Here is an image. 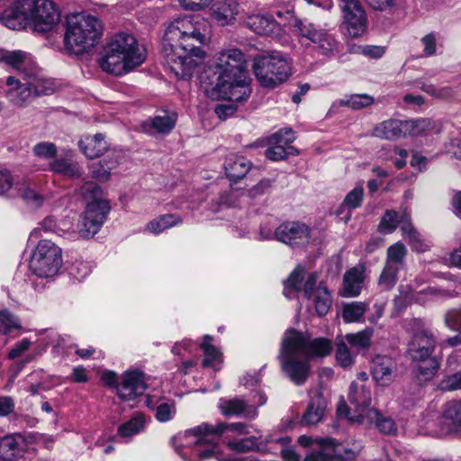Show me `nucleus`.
Here are the masks:
<instances>
[{
    "label": "nucleus",
    "instance_id": "1",
    "mask_svg": "<svg viewBox=\"0 0 461 461\" xmlns=\"http://www.w3.org/2000/svg\"><path fill=\"white\" fill-rule=\"evenodd\" d=\"M200 18L188 15L176 19L167 29L163 39L166 62L181 79L190 77L203 60L205 35L201 32Z\"/></svg>",
    "mask_w": 461,
    "mask_h": 461
},
{
    "label": "nucleus",
    "instance_id": "2",
    "mask_svg": "<svg viewBox=\"0 0 461 461\" xmlns=\"http://www.w3.org/2000/svg\"><path fill=\"white\" fill-rule=\"evenodd\" d=\"M146 59V50L136 38L125 32L115 34L99 59L100 68L110 74L121 76L140 66Z\"/></svg>",
    "mask_w": 461,
    "mask_h": 461
},
{
    "label": "nucleus",
    "instance_id": "3",
    "mask_svg": "<svg viewBox=\"0 0 461 461\" xmlns=\"http://www.w3.org/2000/svg\"><path fill=\"white\" fill-rule=\"evenodd\" d=\"M103 35V24L94 15L81 13L67 17L64 44L73 54L80 55L96 46Z\"/></svg>",
    "mask_w": 461,
    "mask_h": 461
},
{
    "label": "nucleus",
    "instance_id": "4",
    "mask_svg": "<svg viewBox=\"0 0 461 461\" xmlns=\"http://www.w3.org/2000/svg\"><path fill=\"white\" fill-rule=\"evenodd\" d=\"M408 330L411 334L408 354L413 361L429 360L427 365L419 366V372L425 379H429L439 367V362L436 357L429 358L435 349L437 339L421 319H411L408 322Z\"/></svg>",
    "mask_w": 461,
    "mask_h": 461
},
{
    "label": "nucleus",
    "instance_id": "5",
    "mask_svg": "<svg viewBox=\"0 0 461 461\" xmlns=\"http://www.w3.org/2000/svg\"><path fill=\"white\" fill-rule=\"evenodd\" d=\"M80 194L86 201V206L78 223V233L84 239H90L98 232L104 222L110 206L103 198L100 186L92 181L82 185Z\"/></svg>",
    "mask_w": 461,
    "mask_h": 461
},
{
    "label": "nucleus",
    "instance_id": "6",
    "mask_svg": "<svg viewBox=\"0 0 461 461\" xmlns=\"http://www.w3.org/2000/svg\"><path fill=\"white\" fill-rule=\"evenodd\" d=\"M252 68L259 85L269 89L283 84L292 75L290 62L276 50L256 55Z\"/></svg>",
    "mask_w": 461,
    "mask_h": 461
},
{
    "label": "nucleus",
    "instance_id": "7",
    "mask_svg": "<svg viewBox=\"0 0 461 461\" xmlns=\"http://www.w3.org/2000/svg\"><path fill=\"white\" fill-rule=\"evenodd\" d=\"M226 431H231L237 435L247 434L248 425L243 422H219L215 426L208 423H202L194 428L185 431V437H195L196 440L194 445L199 447L201 445H208L209 447L204 450H199L198 456L201 459L212 457L216 454L218 440Z\"/></svg>",
    "mask_w": 461,
    "mask_h": 461
},
{
    "label": "nucleus",
    "instance_id": "8",
    "mask_svg": "<svg viewBox=\"0 0 461 461\" xmlns=\"http://www.w3.org/2000/svg\"><path fill=\"white\" fill-rule=\"evenodd\" d=\"M5 95L15 106H25L34 96L47 95L41 80L34 75L19 73V77L9 76L5 79Z\"/></svg>",
    "mask_w": 461,
    "mask_h": 461
},
{
    "label": "nucleus",
    "instance_id": "9",
    "mask_svg": "<svg viewBox=\"0 0 461 461\" xmlns=\"http://www.w3.org/2000/svg\"><path fill=\"white\" fill-rule=\"evenodd\" d=\"M281 366L296 385L303 384L311 374L310 360L284 335L279 352Z\"/></svg>",
    "mask_w": 461,
    "mask_h": 461
},
{
    "label": "nucleus",
    "instance_id": "10",
    "mask_svg": "<svg viewBox=\"0 0 461 461\" xmlns=\"http://www.w3.org/2000/svg\"><path fill=\"white\" fill-rule=\"evenodd\" d=\"M62 251L50 240H41L34 251L30 267L40 277H50L58 274L62 266Z\"/></svg>",
    "mask_w": 461,
    "mask_h": 461
},
{
    "label": "nucleus",
    "instance_id": "11",
    "mask_svg": "<svg viewBox=\"0 0 461 461\" xmlns=\"http://www.w3.org/2000/svg\"><path fill=\"white\" fill-rule=\"evenodd\" d=\"M205 95L212 100L225 99L231 102H243L251 95V87L246 75L224 78L215 83L203 82Z\"/></svg>",
    "mask_w": 461,
    "mask_h": 461
},
{
    "label": "nucleus",
    "instance_id": "12",
    "mask_svg": "<svg viewBox=\"0 0 461 461\" xmlns=\"http://www.w3.org/2000/svg\"><path fill=\"white\" fill-rule=\"evenodd\" d=\"M22 7L28 12L30 27L38 32L51 31L60 20L59 10L51 0H26Z\"/></svg>",
    "mask_w": 461,
    "mask_h": 461
},
{
    "label": "nucleus",
    "instance_id": "13",
    "mask_svg": "<svg viewBox=\"0 0 461 461\" xmlns=\"http://www.w3.org/2000/svg\"><path fill=\"white\" fill-rule=\"evenodd\" d=\"M285 336L302 352V356L309 360L314 357H325L332 351V343L326 338L311 339L294 329L286 330Z\"/></svg>",
    "mask_w": 461,
    "mask_h": 461
},
{
    "label": "nucleus",
    "instance_id": "14",
    "mask_svg": "<svg viewBox=\"0 0 461 461\" xmlns=\"http://www.w3.org/2000/svg\"><path fill=\"white\" fill-rule=\"evenodd\" d=\"M246 59L238 49L221 51L213 66L212 72L216 81L245 75Z\"/></svg>",
    "mask_w": 461,
    "mask_h": 461
},
{
    "label": "nucleus",
    "instance_id": "15",
    "mask_svg": "<svg viewBox=\"0 0 461 461\" xmlns=\"http://www.w3.org/2000/svg\"><path fill=\"white\" fill-rule=\"evenodd\" d=\"M346 30L351 37H359L367 28V15L360 0H339Z\"/></svg>",
    "mask_w": 461,
    "mask_h": 461
},
{
    "label": "nucleus",
    "instance_id": "16",
    "mask_svg": "<svg viewBox=\"0 0 461 461\" xmlns=\"http://www.w3.org/2000/svg\"><path fill=\"white\" fill-rule=\"evenodd\" d=\"M348 401L350 404L355 406V411L357 414L350 415L349 412H346L348 410L347 405L339 406L338 408V412L339 414H347L348 416V420L352 421L365 422L366 417V412L367 411L374 410L373 408H369L371 403L370 391L364 384H358L357 383L353 382L349 388Z\"/></svg>",
    "mask_w": 461,
    "mask_h": 461
},
{
    "label": "nucleus",
    "instance_id": "17",
    "mask_svg": "<svg viewBox=\"0 0 461 461\" xmlns=\"http://www.w3.org/2000/svg\"><path fill=\"white\" fill-rule=\"evenodd\" d=\"M258 402H249L239 397L221 399L218 407L221 413L225 417L237 416L253 420L258 414V406L263 405L267 401L261 393H258Z\"/></svg>",
    "mask_w": 461,
    "mask_h": 461
},
{
    "label": "nucleus",
    "instance_id": "18",
    "mask_svg": "<svg viewBox=\"0 0 461 461\" xmlns=\"http://www.w3.org/2000/svg\"><path fill=\"white\" fill-rule=\"evenodd\" d=\"M316 441L317 447L305 456L303 461H345L354 456L353 452L347 451L344 456L340 453L341 444L332 438H316Z\"/></svg>",
    "mask_w": 461,
    "mask_h": 461
},
{
    "label": "nucleus",
    "instance_id": "19",
    "mask_svg": "<svg viewBox=\"0 0 461 461\" xmlns=\"http://www.w3.org/2000/svg\"><path fill=\"white\" fill-rule=\"evenodd\" d=\"M294 140V136L291 129L281 130L268 138L269 147L265 154L270 160H280L287 158L288 155L296 153L294 147L291 143Z\"/></svg>",
    "mask_w": 461,
    "mask_h": 461
},
{
    "label": "nucleus",
    "instance_id": "20",
    "mask_svg": "<svg viewBox=\"0 0 461 461\" xmlns=\"http://www.w3.org/2000/svg\"><path fill=\"white\" fill-rule=\"evenodd\" d=\"M147 388L144 374L138 370H128L122 375L117 395L122 401H131L141 395Z\"/></svg>",
    "mask_w": 461,
    "mask_h": 461
},
{
    "label": "nucleus",
    "instance_id": "21",
    "mask_svg": "<svg viewBox=\"0 0 461 461\" xmlns=\"http://www.w3.org/2000/svg\"><path fill=\"white\" fill-rule=\"evenodd\" d=\"M317 273H306L305 268L298 266L285 281V294L289 297V290L303 291L305 297L310 298L313 287L316 285Z\"/></svg>",
    "mask_w": 461,
    "mask_h": 461
},
{
    "label": "nucleus",
    "instance_id": "22",
    "mask_svg": "<svg viewBox=\"0 0 461 461\" xmlns=\"http://www.w3.org/2000/svg\"><path fill=\"white\" fill-rule=\"evenodd\" d=\"M299 30L301 35L311 41L314 47L324 55L333 51L337 46V41L331 34L312 23H302Z\"/></svg>",
    "mask_w": 461,
    "mask_h": 461
},
{
    "label": "nucleus",
    "instance_id": "23",
    "mask_svg": "<svg viewBox=\"0 0 461 461\" xmlns=\"http://www.w3.org/2000/svg\"><path fill=\"white\" fill-rule=\"evenodd\" d=\"M242 24L253 32L263 36L278 35L281 32L280 24L268 14H246L242 17Z\"/></svg>",
    "mask_w": 461,
    "mask_h": 461
},
{
    "label": "nucleus",
    "instance_id": "24",
    "mask_svg": "<svg viewBox=\"0 0 461 461\" xmlns=\"http://www.w3.org/2000/svg\"><path fill=\"white\" fill-rule=\"evenodd\" d=\"M275 236L277 240L285 244H299L308 239L309 229L303 223L288 221L276 228Z\"/></svg>",
    "mask_w": 461,
    "mask_h": 461
},
{
    "label": "nucleus",
    "instance_id": "25",
    "mask_svg": "<svg viewBox=\"0 0 461 461\" xmlns=\"http://www.w3.org/2000/svg\"><path fill=\"white\" fill-rule=\"evenodd\" d=\"M396 364L386 356H375L371 362V374L374 380L382 386L389 385L394 378Z\"/></svg>",
    "mask_w": 461,
    "mask_h": 461
},
{
    "label": "nucleus",
    "instance_id": "26",
    "mask_svg": "<svg viewBox=\"0 0 461 461\" xmlns=\"http://www.w3.org/2000/svg\"><path fill=\"white\" fill-rule=\"evenodd\" d=\"M26 0H16L11 7L5 10L0 16L1 23L9 29L20 30L29 24V15L25 8L22 7Z\"/></svg>",
    "mask_w": 461,
    "mask_h": 461
},
{
    "label": "nucleus",
    "instance_id": "27",
    "mask_svg": "<svg viewBox=\"0 0 461 461\" xmlns=\"http://www.w3.org/2000/svg\"><path fill=\"white\" fill-rule=\"evenodd\" d=\"M442 425L446 433H461V399L449 401L444 405Z\"/></svg>",
    "mask_w": 461,
    "mask_h": 461
},
{
    "label": "nucleus",
    "instance_id": "28",
    "mask_svg": "<svg viewBox=\"0 0 461 461\" xmlns=\"http://www.w3.org/2000/svg\"><path fill=\"white\" fill-rule=\"evenodd\" d=\"M239 14V4L235 0H220L212 7V16L220 26L230 25Z\"/></svg>",
    "mask_w": 461,
    "mask_h": 461
},
{
    "label": "nucleus",
    "instance_id": "29",
    "mask_svg": "<svg viewBox=\"0 0 461 461\" xmlns=\"http://www.w3.org/2000/svg\"><path fill=\"white\" fill-rule=\"evenodd\" d=\"M327 408V401L322 393L317 391L312 397L302 417V422L305 425H316L323 420Z\"/></svg>",
    "mask_w": 461,
    "mask_h": 461
},
{
    "label": "nucleus",
    "instance_id": "30",
    "mask_svg": "<svg viewBox=\"0 0 461 461\" xmlns=\"http://www.w3.org/2000/svg\"><path fill=\"white\" fill-rule=\"evenodd\" d=\"M78 146L82 153L90 159L102 156L108 149V144L101 133L82 137Z\"/></svg>",
    "mask_w": 461,
    "mask_h": 461
},
{
    "label": "nucleus",
    "instance_id": "31",
    "mask_svg": "<svg viewBox=\"0 0 461 461\" xmlns=\"http://www.w3.org/2000/svg\"><path fill=\"white\" fill-rule=\"evenodd\" d=\"M403 134L407 136H424L439 132L438 124L429 118L403 121Z\"/></svg>",
    "mask_w": 461,
    "mask_h": 461
},
{
    "label": "nucleus",
    "instance_id": "32",
    "mask_svg": "<svg viewBox=\"0 0 461 461\" xmlns=\"http://www.w3.org/2000/svg\"><path fill=\"white\" fill-rule=\"evenodd\" d=\"M250 167L251 163L249 161L236 154L228 155L224 162L226 176L232 182H237L243 178Z\"/></svg>",
    "mask_w": 461,
    "mask_h": 461
},
{
    "label": "nucleus",
    "instance_id": "33",
    "mask_svg": "<svg viewBox=\"0 0 461 461\" xmlns=\"http://www.w3.org/2000/svg\"><path fill=\"white\" fill-rule=\"evenodd\" d=\"M402 124V120L389 119L384 121L374 128L373 135L389 140L404 138Z\"/></svg>",
    "mask_w": 461,
    "mask_h": 461
},
{
    "label": "nucleus",
    "instance_id": "34",
    "mask_svg": "<svg viewBox=\"0 0 461 461\" xmlns=\"http://www.w3.org/2000/svg\"><path fill=\"white\" fill-rule=\"evenodd\" d=\"M21 436L7 435L0 440V458L4 461H14L23 454Z\"/></svg>",
    "mask_w": 461,
    "mask_h": 461
},
{
    "label": "nucleus",
    "instance_id": "35",
    "mask_svg": "<svg viewBox=\"0 0 461 461\" xmlns=\"http://www.w3.org/2000/svg\"><path fill=\"white\" fill-rule=\"evenodd\" d=\"M309 299L312 301L315 312L319 316H325L332 304L331 294L321 283L317 287H313Z\"/></svg>",
    "mask_w": 461,
    "mask_h": 461
},
{
    "label": "nucleus",
    "instance_id": "36",
    "mask_svg": "<svg viewBox=\"0 0 461 461\" xmlns=\"http://www.w3.org/2000/svg\"><path fill=\"white\" fill-rule=\"evenodd\" d=\"M364 282L363 271L353 267L347 271L343 277L342 295L347 297L357 296L360 294Z\"/></svg>",
    "mask_w": 461,
    "mask_h": 461
},
{
    "label": "nucleus",
    "instance_id": "37",
    "mask_svg": "<svg viewBox=\"0 0 461 461\" xmlns=\"http://www.w3.org/2000/svg\"><path fill=\"white\" fill-rule=\"evenodd\" d=\"M119 159L114 154L99 161L92 170V176L99 182H106L111 177V171L117 167Z\"/></svg>",
    "mask_w": 461,
    "mask_h": 461
},
{
    "label": "nucleus",
    "instance_id": "38",
    "mask_svg": "<svg viewBox=\"0 0 461 461\" xmlns=\"http://www.w3.org/2000/svg\"><path fill=\"white\" fill-rule=\"evenodd\" d=\"M407 252L405 245L400 241L389 246L386 250L384 265L402 269L405 265Z\"/></svg>",
    "mask_w": 461,
    "mask_h": 461
},
{
    "label": "nucleus",
    "instance_id": "39",
    "mask_svg": "<svg viewBox=\"0 0 461 461\" xmlns=\"http://www.w3.org/2000/svg\"><path fill=\"white\" fill-rule=\"evenodd\" d=\"M366 414V420L370 423H375L382 433L392 435L396 432L397 427L393 420L383 417L376 409L367 411Z\"/></svg>",
    "mask_w": 461,
    "mask_h": 461
},
{
    "label": "nucleus",
    "instance_id": "40",
    "mask_svg": "<svg viewBox=\"0 0 461 461\" xmlns=\"http://www.w3.org/2000/svg\"><path fill=\"white\" fill-rule=\"evenodd\" d=\"M50 168L65 176H80L83 173L82 167L76 161L69 158H58L50 163Z\"/></svg>",
    "mask_w": 461,
    "mask_h": 461
},
{
    "label": "nucleus",
    "instance_id": "41",
    "mask_svg": "<svg viewBox=\"0 0 461 461\" xmlns=\"http://www.w3.org/2000/svg\"><path fill=\"white\" fill-rule=\"evenodd\" d=\"M181 222L182 219L176 214H164L150 221L147 224V230L152 233L158 234Z\"/></svg>",
    "mask_w": 461,
    "mask_h": 461
},
{
    "label": "nucleus",
    "instance_id": "42",
    "mask_svg": "<svg viewBox=\"0 0 461 461\" xmlns=\"http://www.w3.org/2000/svg\"><path fill=\"white\" fill-rule=\"evenodd\" d=\"M335 358L337 364L343 368L352 366L355 361L354 356L341 337L336 338Z\"/></svg>",
    "mask_w": 461,
    "mask_h": 461
},
{
    "label": "nucleus",
    "instance_id": "43",
    "mask_svg": "<svg viewBox=\"0 0 461 461\" xmlns=\"http://www.w3.org/2000/svg\"><path fill=\"white\" fill-rule=\"evenodd\" d=\"M145 425V418L141 413L136 414L130 420L122 423L118 428V434L122 437L128 438L139 433Z\"/></svg>",
    "mask_w": 461,
    "mask_h": 461
},
{
    "label": "nucleus",
    "instance_id": "44",
    "mask_svg": "<svg viewBox=\"0 0 461 461\" xmlns=\"http://www.w3.org/2000/svg\"><path fill=\"white\" fill-rule=\"evenodd\" d=\"M373 330L366 329L357 333H349L345 336L346 341L357 349H365L370 346Z\"/></svg>",
    "mask_w": 461,
    "mask_h": 461
},
{
    "label": "nucleus",
    "instance_id": "45",
    "mask_svg": "<svg viewBox=\"0 0 461 461\" xmlns=\"http://www.w3.org/2000/svg\"><path fill=\"white\" fill-rule=\"evenodd\" d=\"M366 304L362 302H353L343 306L342 317L346 322L357 321L366 312Z\"/></svg>",
    "mask_w": 461,
    "mask_h": 461
},
{
    "label": "nucleus",
    "instance_id": "46",
    "mask_svg": "<svg viewBox=\"0 0 461 461\" xmlns=\"http://www.w3.org/2000/svg\"><path fill=\"white\" fill-rule=\"evenodd\" d=\"M401 269L384 265L378 278V285L382 290L390 291L398 281V273Z\"/></svg>",
    "mask_w": 461,
    "mask_h": 461
},
{
    "label": "nucleus",
    "instance_id": "47",
    "mask_svg": "<svg viewBox=\"0 0 461 461\" xmlns=\"http://www.w3.org/2000/svg\"><path fill=\"white\" fill-rule=\"evenodd\" d=\"M364 199V188L361 185L356 186L345 197L343 203L339 207V213L342 212L343 209L349 211L357 209L361 206Z\"/></svg>",
    "mask_w": 461,
    "mask_h": 461
},
{
    "label": "nucleus",
    "instance_id": "48",
    "mask_svg": "<svg viewBox=\"0 0 461 461\" xmlns=\"http://www.w3.org/2000/svg\"><path fill=\"white\" fill-rule=\"evenodd\" d=\"M176 121V115L175 113L164 114L162 116H156L152 119L150 127L156 132L158 133H168L174 128Z\"/></svg>",
    "mask_w": 461,
    "mask_h": 461
},
{
    "label": "nucleus",
    "instance_id": "49",
    "mask_svg": "<svg viewBox=\"0 0 461 461\" xmlns=\"http://www.w3.org/2000/svg\"><path fill=\"white\" fill-rule=\"evenodd\" d=\"M401 222L398 213L394 210H387L383 215L378 225V230L382 233H391L395 230Z\"/></svg>",
    "mask_w": 461,
    "mask_h": 461
},
{
    "label": "nucleus",
    "instance_id": "50",
    "mask_svg": "<svg viewBox=\"0 0 461 461\" xmlns=\"http://www.w3.org/2000/svg\"><path fill=\"white\" fill-rule=\"evenodd\" d=\"M422 91L442 100H447L455 96V91L450 86H436L431 84H424L421 86Z\"/></svg>",
    "mask_w": 461,
    "mask_h": 461
},
{
    "label": "nucleus",
    "instance_id": "51",
    "mask_svg": "<svg viewBox=\"0 0 461 461\" xmlns=\"http://www.w3.org/2000/svg\"><path fill=\"white\" fill-rule=\"evenodd\" d=\"M230 449L243 453L258 448L257 438H245L240 440H230L227 443Z\"/></svg>",
    "mask_w": 461,
    "mask_h": 461
},
{
    "label": "nucleus",
    "instance_id": "52",
    "mask_svg": "<svg viewBox=\"0 0 461 461\" xmlns=\"http://www.w3.org/2000/svg\"><path fill=\"white\" fill-rule=\"evenodd\" d=\"M13 329H21L19 320L7 312H0V333L6 334Z\"/></svg>",
    "mask_w": 461,
    "mask_h": 461
},
{
    "label": "nucleus",
    "instance_id": "53",
    "mask_svg": "<svg viewBox=\"0 0 461 461\" xmlns=\"http://www.w3.org/2000/svg\"><path fill=\"white\" fill-rule=\"evenodd\" d=\"M24 59L25 53L21 50L5 52L0 55V60L17 69L24 62Z\"/></svg>",
    "mask_w": 461,
    "mask_h": 461
},
{
    "label": "nucleus",
    "instance_id": "54",
    "mask_svg": "<svg viewBox=\"0 0 461 461\" xmlns=\"http://www.w3.org/2000/svg\"><path fill=\"white\" fill-rule=\"evenodd\" d=\"M374 103V98L368 95H352L345 102V104L352 109H361L371 105Z\"/></svg>",
    "mask_w": 461,
    "mask_h": 461
},
{
    "label": "nucleus",
    "instance_id": "55",
    "mask_svg": "<svg viewBox=\"0 0 461 461\" xmlns=\"http://www.w3.org/2000/svg\"><path fill=\"white\" fill-rule=\"evenodd\" d=\"M175 412L176 406L173 402L170 403L164 402L157 407L156 419L160 422H167L172 419L173 414H175Z\"/></svg>",
    "mask_w": 461,
    "mask_h": 461
},
{
    "label": "nucleus",
    "instance_id": "56",
    "mask_svg": "<svg viewBox=\"0 0 461 461\" xmlns=\"http://www.w3.org/2000/svg\"><path fill=\"white\" fill-rule=\"evenodd\" d=\"M446 325L456 331H461V308L452 309L445 315Z\"/></svg>",
    "mask_w": 461,
    "mask_h": 461
},
{
    "label": "nucleus",
    "instance_id": "57",
    "mask_svg": "<svg viewBox=\"0 0 461 461\" xmlns=\"http://www.w3.org/2000/svg\"><path fill=\"white\" fill-rule=\"evenodd\" d=\"M442 391H455L461 389V371L445 377L439 384Z\"/></svg>",
    "mask_w": 461,
    "mask_h": 461
},
{
    "label": "nucleus",
    "instance_id": "58",
    "mask_svg": "<svg viewBox=\"0 0 461 461\" xmlns=\"http://www.w3.org/2000/svg\"><path fill=\"white\" fill-rule=\"evenodd\" d=\"M33 152L41 158H53L57 154V148L51 142H41L34 146Z\"/></svg>",
    "mask_w": 461,
    "mask_h": 461
},
{
    "label": "nucleus",
    "instance_id": "59",
    "mask_svg": "<svg viewBox=\"0 0 461 461\" xmlns=\"http://www.w3.org/2000/svg\"><path fill=\"white\" fill-rule=\"evenodd\" d=\"M272 181L270 179H262L256 185L250 188L248 192V195L255 199L266 192H267L272 186Z\"/></svg>",
    "mask_w": 461,
    "mask_h": 461
},
{
    "label": "nucleus",
    "instance_id": "60",
    "mask_svg": "<svg viewBox=\"0 0 461 461\" xmlns=\"http://www.w3.org/2000/svg\"><path fill=\"white\" fill-rule=\"evenodd\" d=\"M202 348L204 351V359L203 360V366L205 367L212 366V364L218 359L219 352L217 348L207 343H203Z\"/></svg>",
    "mask_w": 461,
    "mask_h": 461
},
{
    "label": "nucleus",
    "instance_id": "61",
    "mask_svg": "<svg viewBox=\"0 0 461 461\" xmlns=\"http://www.w3.org/2000/svg\"><path fill=\"white\" fill-rule=\"evenodd\" d=\"M23 198L32 206L38 207L41 204L43 197L32 188H25L22 194Z\"/></svg>",
    "mask_w": 461,
    "mask_h": 461
},
{
    "label": "nucleus",
    "instance_id": "62",
    "mask_svg": "<svg viewBox=\"0 0 461 461\" xmlns=\"http://www.w3.org/2000/svg\"><path fill=\"white\" fill-rule=\"evenodd\" d=\"M423 44V53L425 56H432L436 53V37L433 33H429L421 39Z\"/></svg>",
    "mask_w": 461,
    "mask_h": 461
},
{
    "label": "nucleus",
    "instance_id": "63",
    "mask_svg": "<svg viewBox=\"0 0 461 461\" xmlns=\"http://www.w3.org/2000/svg\"><path fill=\"white\" fill-rule=\"evenodd\" d=\"M31 341L29 339H23L21 341L15 344V346L9 351L8 358L15 359L20 357L24 351H26L30 346Z\"/></svg>",
    "mask_w": 461,
    "mask_h": 461
},
{
    "label": "nucleus",
    "instance_id": "64",
    "mask_svg": "<svg viewBox=\"0 0 461 461\" xmlns=\"http://www.w3.org/2000/svg\"><path fill=\"white\" fill-rule=\"evenodd\" d=\"M13 177L8 170L0 169V195L8 192L13 186Z\"/></svg>",
    "mask_w": 461,
    "mask_h": 461
}]
</instances>
